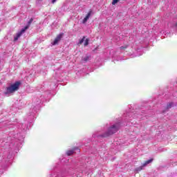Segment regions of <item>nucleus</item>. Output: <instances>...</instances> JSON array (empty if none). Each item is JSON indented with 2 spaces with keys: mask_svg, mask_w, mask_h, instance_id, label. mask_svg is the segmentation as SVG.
Listing matches in <instances>:
<instances>
[{
  "mask_svg": "<svg viewBox=\"0 0 177 177\" xmlns=\"http://www.w3.org/2000/svg\"><path fill=\"white\" fill-rule=\"evenodd\" d=\"M34 21V19L31 18L29 21L28 22V26H25L24 28H23L20 32H19L17 34V36L14 37V41H16L23 35L24 32H26V30H28V28L30 27L31 25V23Z\"/></svg>",
  "mask_w": 177,
  "mask_h": 177,
  "instance_id": "nucleus-3",
  "label": "nucleus"
},
{
  "mask_svg": "<svg viewBox=\"0 0 177 177\" xmlns=\"http://www.w3.org/2000/svg\"><path fill=\"white\" fill-rule=\"evenodd\" d=\"M89 45V39H86L84 42V46H88Z\"/></svg>",
  "mask_w": 177,
  "mask_h": 177,
  "instance_id": "nucleus-9",
  "label": "nucleus"
},
{
  "mask_svg": "<svg viewBox=\"0 0 177 177\" xmlns=\"http://www.w3.org/2000/svg\"><path fill=\"white\" fill-rule=\"evenodd\" d=\"M83 60L84 62H88V60H89V56H86L83 58Z\"/></svg>",
  "mask_w": 177,
  "mask_h": 177,
  "instance_id": "nucleus-12",
  "label": "nucleus"
},
{
  "mask_svg": "<svg viewBox=\"0 0 177 177\" xmlns=\"http://www.w3.org/2000/svg\"><path fill=\"white\" fill-rule=\"evenodd\" d=\"M74 153H75V154H80V153H81V150L80 149V148L75 147L72 149L68 150L66 151V155L73 156Z\"/></svg>",
  "mask_w": 177,
  "mask_h": 177,
  "instance_id": "nucleus-4",
  "label": "nucleus"
},
{
  "mask_svg": "<svg viewBox=\"0 0 177 177\" xmlns=\"http://www.w3.org/2000/svg\"><path fill=\"white\" fill-rule=\"evenodd\" d=\"M85 38H86V37L84 36V37H82V39L79 41V43L77 44V45H82V44L84 43V41H85Z\"/></svg>",
  "mask_w": 177,
  "mask_h": 177,
  "instance_id": "nucleus-8",
  "label": "nucleus"
},
{
  "mask_svg": "<svg viewBox=\"0 0 177 177\" xmlns=\"http://www.w3.org/2000/svg\"><path fill=\"white\" fill-rule=\"evenodd\" d=\"M172 102L169 103V104H167V109H171L172 107Z\"/></svg>",
  "mask_w": 177,
  "mask_h": 177,
  "instance_id": "nucleus-13",
  "label": "nucleus"
},
{
  "mask_svg": "<svg viewBox=\"0 0 177 177\" xmlns=\"http://www.w3.org/2000/svg\"><path fill=\"white\" fill-rule=\"evenodd\" d=\"M20 82H15V83L11 84L10 86L6 88L5 95H9L10 93H15L16 91H19L21 85Z\"/></svg>",
  "mask_w": 177,
  "mask_h": 177,
  "instance_id": "nucleus-1",
  "label": "nucleus"
},
{
  "mask_svg": "<svg viewBox=\"0 0 177 177\" xmlns=\"http://www.w3.org/2000/svg\"><path fill=\"white\" fill-rule=\"evenodd\" d=\"M63 35H64V33H60L58 35H57L56 38L55 39L54 41L52 43V45H57L60 41H62V38H63Z\"/></svg>",
  "mask_w": 177,
  "mask_h": 177,
  "instance_id": "nucleus-5",
  "label": "nucleus"
},
{
  "mask_svg": "<svg viewBox=\"0 0 177 177\" xmlns=\"http://www.w3.org/2000/svg\"><path fill=\"white\" fill-rule=\"evenodd\" d=\"M118 129H120V124L116 123L111 127L106 133L102 135V138H107L111 135H114V133L118 131Z\"/></svg>",
  "mask_w": 177,
  "mask_h": 177,
  "instance_id": "nucleus-2",
  "label": "nucleus"
},
{
  "mask_svg": "<svg viewBox=\"0 0 177 177\" xmlns=\"http://www.w3.org/2000/svg\"><path fill=\"white\" fill-rule=\"evenodd\" d=\"M56 1H57V0H52V3H55V2H56Z\"/></svg>",
  "mask_w": 177,
  "mask_h": 177,
  "instance_id": "nucleus-15",
  "label": "nucleus"
},
{
  "mask_svg": "<svg viewBox=\"0 0 177 177\" xmlns=\"http://www.w3.org/2000/svg\"><path fill=\"white\" fill-rule=\"evenodd\" d=\"M142 169H143V165L142 166H140L139 167H137L136 169V171H137V172H139L140 171H142Z\"/></svg>",
  "mask_w": 177,
  "mask_h": 177,
  "instance_id": "nucleus-10",
  "label": "nucleus"
},
{
  "mask_svg": "<svg viewBox=\"0 0 177 177\" xmlns=\"http://www.w3.org/2000/svg\"><path fill=\"white\" fill-rule=\"evenodd\" d=\"M151 162H153V158H151L144 162L142 165V167H146V165H149V164H151Z\"/></svg>",
  "mask_w": 177,
  "mask_h": 177,
  "instance_id": "nucleus-7",
  "label": "nucleus"
},
{
  "mask_svg": "<svg viewBox=\"0 0 177 177\" xmlns=\"http://www.w3.org/2000/svg\"><path fill=\"white\" fill-rule=\"evenodd\" d=\"M127 48H128V46H121V47H120V49H121V50H122V49H127Z\"/></svg>",
  "mask_w": 177,
  "mask_h": 177,
  "instance_id": "nucleus-14",
  "label": "nucleus"
},
{
  "mask_svg": "<svg viewBox=\"0 0 177 177\" xmlns=\"http://www.w3.org/2000/svg\"><path fill=\"white\" fill-rule=\"evenodd\" d=\"M120 2V0H113L112 5H115V3H118Z\"/></svg>",
  "mask_w": 177,
  "mask_h": 177,
  "instance_id": "nucleus-11",
  "label": "nucleus"
},
{
  "mask_svg": "<svg viewBox=\"0 0 177 177\" xmlns=\"http://www.w3.org/2000/svg\"><path fill=\"white\" fill-rule=\"evenodd\" d=\"M92 15V10H90L88 14L86 15V17H84V19L82 21L83 24H85V23H86V21H88V20H89V17H91Z\"/></svg>",
  "mask_w": 177,
  "mask_h": 177,
  "instance_id": "nucleus-6",
  "label": "nucleus"
}]
</instances>
